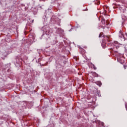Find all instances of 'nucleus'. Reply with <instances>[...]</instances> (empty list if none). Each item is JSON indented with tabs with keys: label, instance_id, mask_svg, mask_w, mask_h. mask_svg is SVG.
<instances>
[{
	"label": "nucleus",
	"instance_id": "f257e3e1",
	"mask_svg": "<svg viewBox=\"0 0 127 127\" xmlns=\"http://www.w3.org/2000/svg\"><path fill=\"white\" fill-rule=\"evenodd\" d=\"M42 29L43 31L42 37H45L46 39L49 38L52 33V29L46 26L43 27Z\"/></svg>",
	"mask_w": 127,
	"mask_h": 127
},
{
	"label": "nucleus",
	"instance_id": "f03ea898",
	"mask_svg": "<svg viewBox=\"0 0 127 127\" xmlns=\"http://www.w3.org/2000/svg\"><path fill=\"white\" fill-rule=\"evenodd\" d=\"M35 38V35L30 34L29 35V41H26L27 44H25V46H27V45H31V44H32V43H33V42L35 41L34 40Z\"/></svg>",
	"mask_w": 127,
	"mask_h": 127
},
{
	"label": "nucleus",
	"instance_id": "7ed1b4c3",
	"mask_svg": "<svg viewBox=\"0 0 127 127\" xmlns=\"http://www.w3.org/2000/svg\"><path fill=\"white\" fill-rule=\"evenodd\" d=\"M123 59H124V58H123V55L119 54L117 57V61L121 64H123V63L125 62V61Z\"/></svg>",
	"mask_w": 127,
	"mask_h": 127
},
{
	"label": "nucleus",
	"instance_id": "20e7f679",
	"mask_svg": "<svg viewBox=\"0 0 127 127\" xmlns=\"http://www.w3.org/2000/svg\"><path fill=\"white\" fill-rule=\"evenodd\" d=\"M111 45L114 46L113 49H115L116 48V49H118L120 46V45H122V44H120L118 41H114V43L111 44Z\"/></svg>",
	"mask_w": 127,
	"mask_h": 127
},
{
	"label": "nucleus",
	"instance_id": "39448f33",
	"mask_svg": "<svg viewBox=\"0 0 127 127\" xmlns=\"http://www.w3.org/2000/svg\"><path fill=\"white\" fill-rule=\"evenodd\" d=\"M56 32L57 33H59L60 34H62L63 32H64V31L62 30L61 28H58V29H56Z\"/></svg>",
	"mask_w": 127,
	"mask_h": 127
},
{
	"label": "nucleus",
	"instance_id": "423d86ee",
	"mask_svg": "<svg viewBox=\"0 0 127 127\" xmlns=\"http://www.w3.org/2000/svg\"><path fill=\"white\" fill-rule=\"evenodd\" d=\"M47 14H46V15H45V16L43 18V21H44L45 23V22H46V21H47V20H48V19H49V18H47Z\"/></svg>",
	"mask_w": 127,
	"mask_h": 127
},
{
	"label": "nucleus",
	"instance_id": "0eeeda50",
	"mask_svg": "<svg viewBox=\"0 0 127 127\" xmlns=\"http://www.w3.org/2000/svg\"><path fill=\"white\" fill-rule=\"evenodd\" d=\"M101 45L103 48H106V47H107V45H106V43H105V41H102V43L101 44Z\"/></svg>",
	"mask_w": 127,
	"mask_h": 127
},
{
	"label": "nucleus",
	"instance_id": "6e6552de",
	"mask_svg": "<svg viewBox=\"0 0 127 127\" xmlns=\"http://www.w3.org/2000/svg\"><path fill=\"white\" fill-rule=\"evenodd\" d=\"M28 103L25 102V101H23V102H22V104L23 105L24 107H26V106H28L29 105H28Z\"/></svg>",
	"mask_w": 127,
	"mask_h": 127
},
{
	"label": "nucleus",
	"instance_id": "1a4fd4ad",
	"mask_svg": "<svg viewBox=\"0 0 127 127\" xmlns=\"http://www.w3.org/2000/svg\"><path fill=\"white\" fill-rule=\"evenodd\" d=\"M95 84L98 85V86H99V87H101V86H102V82H101V81H100L96 82Z\"/></svg>",
	"mask_w": 127,
	"mask_h": 127
},
{
	"label": "nucleus",
	"instance_id": "9d476101",
	"mask_svg": "<svg viewBox=\"0 0 127 127\" xmlns=\"http://www.w3.org/2000/svg\"><path fill=\"white\" fill-rule=\"evenodd\" d=\"M121 41H125L126 40V38H124V35H122L121 37Z\"/></svg>",
	"mask_w": 127,
	"mask_h": 127
},
{
	"label": "nucleus",
	"instance_id": "9b49d317",
	"mask_svg": "<svg viewBox=\"0 0 127 127\" xmlns=\"http://www.w3.org/2000/svg\"><path fill=\"white\" fill-rule=\"evenodd\" d=\"M101 22L103 23L102 27H104L105 26V19H102Z\"/></svg>",
	"mask_w": 127,
	"mask_h": 127
},
{
	"label": "nucleus",
	"instance_id": "f8f14e48",
	"mask_svg": "<svg viewBox=\"0 0 127 127\" xmlns=\"http://www.w3.org/2000/svg\"><path fill=\"white\" fill-rule=\"evenodd\" d=\"M54 18V16H53L52 18H51V23H55V20H53V19ZM53 20V21H52Z\"/></svg>",
	"mask_w": 127,
	"mask_h": 127
},
{
	"label": "nucleus",
	"instance_id": "ddd939ff",
	"mask_svg": "<svg viewBox=\"0 0 127 127\" xmlns=\"http://www.w3.org/2000/svg\"><path fill=\"white\" fill-rule=\"evenodd\" d=\"M92 75L94 76V77H98V74H97L96 72H92Z\"/></svg>",
	"mask_w": 127,
	"mask_h": 127
},
{
	"label": "nucleus",
	"instance_id": "4468645a",
	"mask_svg": "<svg viewBox=\"0 0 127 127\" xmlns=\"http://www.w3.org/2000/svg\"><path fill=\"white\" fill-rule=\"evenodd\" d=\"M123 36L124 37V38H125V39H127V33H125V34Z\"/></svg>",
	"mask_w": 127,
	"mask_h": 127
},
{
	"label": "nucleus",
	"instance_id": "2eb2a0df",
	"mask_svg": "<svg viewBox=\"0 0 127 127\" xmlns=\"http://www.w3.org/2000/svg\"><path fill=\"white\" fill-rule=\"evenodd\" d=\"M104 35H103V33H101L99 35V37H103Z\"/></svg>",
	"mask_w": 127,
	"mask_h": 127
},
{
	"label": "nucleus",
	"instance_id": "dca6fc26",
	"mask_svg": "<svg viewBox=\"0 0 127 127\" xmlns=\"http://www.w3.org/2000/svg\"><path fill=\"white\" fill-rule=\"evenodd\" d=\"M125 107H126V110L127 111V103H125Z\"/></svg>",
	"mask_w": 127,
	"mask_h": 127
},
{
	"label": "nucleus",
	"instance_id": "f3484780",
	"mask_svg": "<svg viewBox=\"0 0 127 127\" xmlns=\"http://www.w3.org/2000/svg\"><path fill=\"white\" fill-rule=\"evenodd\" d=\"M127 67V66H125L124 65V69H126V67Z\"/></svg>",
	"mask_w": 127,
	"mask_h": 127
},
{
	"label": "nucleus",
	"instance_id": "a211bd4d",
	"mask_svg": "<svg viewBox=\"0 0 127 127\" xmlns=\"http://www.w3.org/2000/svg\"><path fill=\"white\" fill-rule=\"evenodd\" d=\"M94 69L96 70V67H94Z\"/></svg>",
	"mask_w": 127,
	"mask_h": 127
},
{
	"label": "nucleus",
	"instance_id": "6ab92c4d",
	"mask_svg": "<svg viewBox=\"0 0 127 127\" xmlns=\"http://www.w3.org/2000/svg\"><path fill=\"white\" fill-rule=\"evenodd\" d=\"M40 39H42V37H40Z\"/></svg>",
	"mask_w": 127,
	"mask_h": 127
},
{
	"label": "nucleus",
	"instance_id": "aec40b11",
	"mask_svg": "<svg viewBox=\"0 0 127 127\" xmlns=\"http://www.w3.org/2000/svg\"><path fill=\"white\" fill-rule=\"evenodd\" d=\"M97 4H100V3H97Z\"/></svg>",
	"mask_w": 127,
	"mask_h": 127
},
{
	"label": "nucleus",
	"instance_id": "412c9836",
	"mask_svg": "<svg viewBox=\"0 0 127 127\" xmlns=\"http://www.w3.org/2000/svg\"><path fill=\"white\" fill-rule=\"evenodd\" d=\"M51 14H52V13H50Z\"/></svg>",
	"mask_w": 127,
	"mask_h": 127
},
{
	"label": "nucleus",
	"instance_id": "4be33fe9",
	"mask_svg": "<svg viewBox=\"0 0 127 127\" xmlns=\"http://www.w3.org/2000/svg\"><path fill=\"white\" fill-rule=\"evenodd\" d=\"M69 31H71V30H70Z\"/></svg>",
	"mask_w": 127,
	"mask_h": 127
},
{
	"label": "nucleus",
	"instance_id": "5701e85b",
	"mask_svg": "<svg viewBox=\"0 0 127 127\" xmlns=\"http://www.w3.org/2000/svg\"><path fill=\"white\" fill-rule=\"evenodd\" d=\"M112 49H113V48H112Z\"/></svg>",
	"mask_w": 127,
	"mask_h": 127
}]
</instances>
